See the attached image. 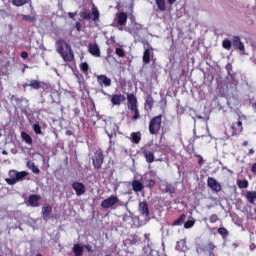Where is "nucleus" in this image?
Returning a JSON list of instances; mask_svg holds the SVG:
<instances>
[{
  "label": "nucleus",
  "mask_w": 256,
  "mask_h": 256,
  "mask_svg": "<svg viewBox=\"0 0 256 256\" xmlns=\"http://www.w3.org/2000/svg\"><path fill=\"white\" fill-rule=\"evenodd\" d=\"M55 48L57 53L62 57L63 61L71 63L73 59H75V55L73 54V50L71 49V45L67 43V41L63 39H59L55 42Z\"/></svg>",
  "instance_id": "1"
},
{
  "label": "nucleus",
  "mask_w": 256,
  "mask_h": 256,
  "mask_svg": "<svg viewBox=\"0 0 256 256\" xmlns=\"http://www.w3.org/2000/svg\"><path fill=\"white\" fill-rule=\"evenodd\" d=\"M243 133V120H241V116H238L237 121L230 124L225 131L227 137H236L237 135H241Z\"/></svg>",
  "instance_id": "2"
},
{
  "label": "nucleus",
  "mask_w": 256,
  "mask_h": 256,
  "mask_svg": "<svg viewBox=\"0 0 256 256\" xmlns=\"http://www.w3.org/2000/svg\"><path fill=\"white\" fill-rule=\"evenodd\" d=\"M9 178H5V181L8 185H17L19 181H25V178L29 173L27 171L18 172L17 170H9Z\"/></svg>",
  "instance_id": "3"
},
{
  "label": "nucleus",
  "mask_w": 256,
  "mask_h": 256,
  "mask_svg": "<svg viewBox=\"0 0 256 256\" xmlns=\"http://www.w3.org/2000/svg\"><path fill=\"white\" fill-rule=\"evenodd\" d=\"M163 123V115H158L150 119L149 122V133L150 135H157L161 131V125Z\"/></svg>",
  "instance_id": "4"
},
{
  "label": "nucleus",
  "mask_w": 256,
  "mask_h": 256,
  "mask_svg": "<svg viewBox=\"0 0 256 256\" xmlns=\"http://www.w3.org/2000/svg\"><path fill=\"white\" fill-rule=\"evenodd\" d=\"M103 163H105V154L103 153V149L98 148L92 157V165L96 171H99L103 167Z\"/></svg>",
  "instance_id": "5"
},
{
  "label": "nucleus",
  "mask_w": 256,
  "mask_h": 256,
  "mask_svg": "<svg viewBox=\"0 0 256 256\" xmlns=\"http://www.w3.org/2000/svg\"><path fill=\"white\" fill-rule=\"evenodd\" d=\"M152 147H153V144L147 143L141 149L142 155L146 159V163H154L155 162V150Z\"/></svg>",
  "instance_id": "6"
},
{
  "label": "nucleus",
  "mask_w": 256,
  "mask_h": 256,
  "mask_svg": "<svg viewBox=\"0 0 256 256\" xmlns=\"http://www.w3.org/2000/svg\"><path fill=\"white\" fill-rule=\"evenodd\" d=\"M118 203H120L119 197L112 195L101 202V207L102 209H115L114 206L118 205Z\"/></svg>",
  "instance_id": "7"
},
{
  "label": "nucleus",
  "mask_w": 256,
  "mask_h": 256,
  "mask_svg": "<svg viewBox=\"0 0 256 256\" xmlns=\"http://www.w3.org/2000/svg\"><path fill=\"white\" fill-rule=\"evenodd\" d=\"M207 185L209 189H211L212 191H215L216 193H219L222 189L221 184L217 182V180L213 177H208Z\"/></svg>",
  "instance_id": "8"
},
{
  "label": "nucleus",
  "mask_w": 256,
  "mask_h": 256,
  "mask_svg": "<svg viewBox=\"0 0 256 256\" xmlns=\"http://www.w3.org/2000/svg\"><path fill=\"white\" fill-rule=\"evenodd\" d=\"M72 189L75 190L77 197H81V195H85V191H86L85 184L81 182H73Z\"/></svg>",
  "instance_id": "9"
},
{
  "label": "nucleus",
  "mask_w": 256,
  "mask_h": 256,
  "mask_svg": "<svg viewBox=\"0 0 256 256\" xmlns=\"http://www.w3.org/2000/svg\"><path fill=\"white\" fill-rule=\"evenodd\" d=\"M97 83L101 87H111V78L107 77L105 74L98 75Z\"/></svg>",
  "instance_id": "10"
},
{
  "label": "nucleus",
  "mask_w": 256,
  "mask_h": 256,
  "mask_svg": "<svg viewBox=\"0 0 256 256\" xmlns=\"http://www.w3.org/2000/svg\"><path fill=\"white\" fill-rule=\"evenodd\" d=\"M153 51H154L153 46L148 44V47L145 48L143 57H142V61L146 65H149V63H151V53H153Z\"/></svg>",
  "instance_id": "11"
},
{
  "label": "nucleus",
  "mask_w": 256,
  "mask_h": 256,
  "mask_svg": "<svg viewBox=\"0 0 256 256\" xmlns=\"http://www.w3.org/2000/svg\"><path fill=\"white\" fill-rule=\"evenodd\" d=\"M40 201H41V195L39 194H31L28 197V205H30V207H39Z\"/></svg>",
  "instance_id": "12"
},
{
  "label": "nucleus",
  "mask_w": 256,
  "mask_h": 256,
  "mask_svg": "<svg viewBox=\"0 0 256 256\" xmlns=\"http://www.w3.org/2000/svg\"><path fill=\"white\" fill-rule=\"evenodd\" d=\"M127 19L128 16L125 12H119L118 14H116L117 25H119L120 27L127 25Z\"/></svg>",
  "instance_id": "13"
},
{
  "label": "nucleus",
  "mask_w": 256,
  "mask_h": 256,
  "mask_svg": "<svg viewBox=\"0 0 256 256\" xmlns=\"http://www.w3.org/2000/svg\"><path fill=\"white\" fill-rule=\"evenodd\" d=\"M88 51L90 55L93 57H101V49H99V45L90 43L88 45Z\"/></svg>",
  "instance_id": "14"
},
{
  "label": "nucleus",
  "mask_w": 256,
  "mask_h": 256,
  "mask_svg": "<svg viewBox=\"0 0 256 256\" xmlns=\"http://www.w3.org/2000/svg\"><path fill=\"white\" fill-rule=\"evenodd\" d=\"M232 41L234 49H238V51H245V44L241 42V38L239 36H234Z\"/></svg>",
  "instance_id": "15"
},
{
  "label": "nucleus",
  "mask_w": 256,
  "mask_h": 256,
  "mask_svg": "<svg viewBox=\"0 0 256 256\" xmlns=\"http://www.w3.org/2000/svg\"><path fill=\"white\" fill-rule=\"evenodd\" d=\"M127 101H128V109H135L137 106V97L135 94H128L127 95Z\"/></svg>",
  "instance_id": "16"
},
{
  "label": "nucleus",
  "mask_w": 256,
  "mask_h": 256,
  "mask_svg": "<svg viewBox=\"0 0 256 256\" xmlns=\"http://www.w3.org/2000/svg\"><path fill=\"white\" fill-rule=\"evenodd\" d=\"M131 185L132 191H134V193H141V191L145 189V185H143V183L140 182L139 180H133Z\"/></svg>",
  "instance_id": "17"
},
{
  "label": "nucleus",
  "mask_w": 256,
  "mask_h": 256,
  "mask_svg": "<svg viewBox=\"0 0 256 256\" xmlns=\"http://www.w3.org/2000/svg\"><path fill=\"white\" fill-rule=\"evenodd\" d=\"M139 211L141 213V215H143L144 217H149V204H147V202H140L139 203Z\"/></svg>",
  "instance_id": "18"
},
{
  "label": "nucleus",
  "mask_w": 256,
  "mask_h": 256,
  "mask_svg": "<svg viewBox=\"0 0 256 256\" xmlns=\"http://www.w3.org/2000/svg\"><path fill=\"white\" fill-rule=\"evenodd\" d=\"M23 87H31V89H41L43 87V82L39 80H31L29 84H23Z\"/></svg>",
  "instance_id": "19"
},
{
  "label": "nucleus",
  "mask_w": 256,
  "mask_h": 256,
  "mask_svg": "<svg viewBox=\"0 0 256 256\" xmlns=\"http://www.w3.org/2000/svg\"><path fill=\"white\" fill-rule=\"evenodd\" d=\"M125 101V95L122 94H114L111 98L112 105H119Z\"/></svg>",
  "instance_id": "20"
},
{
  "label": "nucleus",
  "mask_w": 256,
  "mask_h": 256,
  "mask_svg": "<svg viewBox=\"0 0 256 256\" xmlns=\"http://www.w3.org/2000/svg\"><path fill=\"white\" fill-rule=\"evenodd\" d=\"M53 212V207L51 205L47 204L42 207V215L43 219L49 218L51 216V213Z\"/></svg>",
  "instance_id": "21"
},
{
  "label": "nucleus",
  "mask_w": 256,
  "mask_h": 256,
  "mask_svg": "<svg viewBox=\"0 0 256 256\" xmlns=\"http://www.w3.org/2000/svg\"><path fill=\"white\" fill-rule=\"evenodd\" d=\"M245 198L248 203H251L253 205L256 201V191H247L245 194Z\"/></svg>",
  "instance_id": "22"
},
{
  "label": "nucleus",
  "mask_w": 256,
  "mask_h": 256,
  "mask_svg": "<svg viewBox=\"0 0 256 256\" xmlns=\"http://www.w3.org/2000/svg\"><path fill=\"white\" fill-rule=\"evenodd\" d=\"M187 219V215L181 214L178 219L174 220L172 223V227H181L183 223H185V220Z\"/></svg>",
  "instance_id": "23"
},
{
  "label": "nucleus",
  "mask_w": 256,
  "mask_h": 256,
  "mask_svg": "<svg viewBox=\"0 0 256 256\" xmlns=\"http://www.w3.org/2000/svg\"><path fill=\"white\" fill-rule=\"evenodd\" d=\"M83 246L81 244H74L72 248V252L74 253V256H83Z\"/></svg>",
  "instance_id": "24"
},
{
  "label": "nucleus",
  "mask_w": 256,
  "mask_h": 256,
  "mask_svg": "<svg viewBox=\"0 0 256 256\" xmlns=\"http://www.w3.org/2000/svg\"><path fill=\"white\" fill-rule=\"evenodd\" d=\"M131 141L135 145H139V143H141V132H132L131 133Z\"/></svg>",
  "instance_id": "25"
},
{
  "label": "nucleus",
  "mask_w": 256,
  "mask_h": 256,
  "mask_svg": "<svg viewBox=\"0 0 256 256\" xmlns=\"http://www.w3.org/2000/svg\"><path fill=\"white\" fill-rule=\"evenodd\" d=\"M165 193H169V195L171 197H173V195H175V193H177V188L175 187V185L168 183L165 186Z\"/></svg>",
  "instance_id": "26"
},
{
  "label": "nucleus",
  "mask_w": 256,
  "mask_h": 256,
  "mask_svg": "<svg viewBox=\"0 0 256 256\" xmlns=\"http://www.w3.org/2000/svg\"><path fill=\"white\" fill-rule=\"evenodd\" d=\"M80 17H81V19H83L84 21H89V20H91V10H89V9H83V10L80 12Z\"/></svg>",
  "instance_id": "27"
},
{
  "label": "nucleus",
  "mask_w": 256,
  "mask_h": 256,
  "mask_svg": "<svg viewBox=\"0 0 256 256\" xmlns=\"http://www.w3.org/2000/svg\"><path fill=\"white\" fill-rule=\"evenodd\" d=\"M155 104V100L153 99V96L151 94L147 95L145 100V106L149 108L151 111L153 109V105Z\"/></svg>",
  "instance_id": "28"
},
{
  "label": "nucleus",
  "mask_w": 256,
  "mask_h": 256,
  "mask_svg": "<svg viewBox=\"0 0 256 256\" xmlns=\"http://www.w3.org/2000/svg\"><path fill=\"white\" fill-rule=\"evenodd\" d=\"M126 241L128 242V245L130 246H134V245H137V243L139 242V236L137 235H130Z\"/></svg>",
  "instance_id": "29"
},
{
  "label": "nucleus",
  "mask_w": 256,
  "mask_h": 256,
  "mask_svg": "<svg viewBox=\"0 0 256 256\" xmlns=\"http://www.w3.org/2000/svg\"><path fill=\"white\" fill-rule=\"evenodd\" d=\"M21 137L27 145H33V138L27 132H21Z\"/></svg>",
  "instance_id": "30"
},
{
  "label": "nucleus",
  "mask_w": 256,
  "mask_h": 256,
  "mask_svg": "<svg viewBox=\"0 0 256 256\" xmlns=\"http://www.w3.org/2000/svg\"><path fill=\"white\" fill-rule=\"evenodd\" d=\"M237 186L239 189H247V187H249V181L244 179V180H237L236 182Z\"/></svg>",
  "instance_id": "31"
},
{
  "label": "nucleus",
  "mask_w": 256,
  "mask_h": 256,
  "mask_svg": "<svg viewBox=\"0 0 256 256\" xmlns=\"http://www.w3.org/2000/svg\"><path fill=\"white\" fill-rule=\"evenodd\" d=\"M155 3L159 11H167V5L165 4V0H155Z\"/></svg>",
  "instance_id": "32"
},
{
  "label": "nucleus",
  "mask_w": 256,
  "mask_h": 256,
  "mask_svg": "<svg viewBox=\"0 0 256 256\" xmlns=\"http://www.w3.org/2000/svg\"><path fill=\"white\" fill-rule=\"evenodd\" d=\"M10 101L15 103L18 107H21V104L23 103V98L18 97L17 95H12L10 97Z\"/></svg>",
  "instance_id": "33"
},
{
  "label": "nucleus",
  "mask_w": 256,
  "mask_h": 256,
  "mask_svg": "<svg viewBox=\"0 0 256 256\" xmlns=\"http://www.w3.org/2000/svg\"><path fill=\"white\" fill-rule=\"evenodd\" d=\"M218 233L221 235L222 239H227V237H229V230L225 227L218 228Z\"/></svg>",
  "instance_id": "34"
},
{
  "label": "nucleus",
  "mask_w": 256,
  "mask_h": 256,
  "mask_svg": "<svg viewBox=\"0 0 256 256\" xmlns=\"http://www.w3.org/2000/svg\"><path fill=\"white\" fill-rule=\"evenodd\" d=\"M92 15H93L92 21H95V22L99 21V17H100L99 9H97L95 5H93L92 7Z\"/></svg>",
  "instance_id": "35"
},
{
  "label": "nucleus",
  "mask_w": 256,
  "mask_h": 256,
  "mask_svg": "<svg viewBox=\"0 0 256 256\" xmlns=\"http://www.w3.org/2000/svg\"><path fill=\"white\" fill-rule=\"evenodd\" d=\"M27 167H29V169H31L33 173H36V174L41 173V170H39V167H37L33 162H27Z\"/></svg>",
  "instance_id": "36"
},
{
  "label": "nucleus",
  "mask_w": 256,
  "mask_h": 256,
  "mask_svg": "<svg viewBox=\"0 0 256 256\" xmlns=\"http://www.w3.org/2000/svg\"><path fill=\"white\" fill-rule=\"evenodd\" d=\"M233 43L229 39H224L222 42L223 49H226L227 51H231Z\"/></svg>",
  "instance_id": "37"
},
{
  "label": "nucleus",
  "mask_w": 256,
  "mask_h": 256,
  "mask_svg": "<svg viewBox=\"0 0 256 256\" xmlns=\"http://www.w3.org/2000/svg\"><path fill=\"white\" fill-rule=\"evenodd\" d=\"M155 185H157V182H155V180H153V179L145 180V187H147V189H154Z\"/></svg>",
  "instance_id": "38"
},
{
  "label": "nucleus",
  "mask_w": 256,
  "mask_h": 256,
  "mask_svg": "<svg viewBox=\"0 0 256 256\" xmlns=\"http://www.w3.org/2000/svg\"><path fill=\"white\" fill-rule=\"evenodd\" d=\"M28 0H12V4L15 5V7H23V5H27Z\"/></svg>",
  "instance_id": "39"
},
{
  "label": "nucleus",
  "mask_w": 256,
  "mask_h": 256,
  "mask_svg": "<svg viewBox=\"0 0 256 256\" xmlns=\"http://www.w3.org/2000/svg\"><path fill=\"white\" fill-rule=\"evenodd\" d=\"M206 249L209 251L210 256H215V253H213V251H215V244H213V242H209L206 246Z\"/></svg>",
  "instance_id": "40"
},
{
  "label": "nucleus",
  "mask_w": 256,
  "mask_h": 256,
  "mask_svg": "<svg viewBox=\"0 0 256 256\" xmlns=\"http://www.w3.org/2000/svg\"><path fill=\"white\" fill-rule=\"evenodd\" d=\"M130 111H132L134 113L132 119L134 121H137V119H139L141 117V115L139 114V107L137 106L136 108L130 109Z\"/></svg>",
  "instance_id": "41"
},
{
  "label": "nucleus",
  "mask_w": 256,
  "mask_h": 256,
  "mask_svg": "<svg viewBox=\"0 0 256 256\" xmlns=\"http://www.w3.org/2000/svg\"><path fill=\"white\" fill-rule=\"evenodd\" d=\"M195 226V220H187L184 222V229H191Z\"/></svg>",
  "instance_id": "42"
},
{
  "label": "nucleus",
  "mask_w": 256,
  "mask_h": 256,
  "mask_svg": "<svg viewBox=\"0 0 256 256\" xmlns=\"http://www.w3.org/2000/svg\"><path fill=\"white\" fill-rule=\"evenodd\" d=\"M80 70L82 73H88L89 71V64L87 62H83L80 64Z\"/></svg>",
  "instance_id": "43"
},
{
  "label": "nucleus",
  "mask_w": 256,
  "mask_h": 256,
  "mask_svg": "<svg viewBox=\"0 0 256 256\" xmlns=\"http://www.w3.org/2000/svg\"><path fill=\"white\" fill-rule=\"evenodd\" d=\"M33 131L36 133V135H42L43 131L41 130V126L39 124L33 125Z\"/></svg>",
  "instance_id": "44"
},
{
  "label": "nucleus",
  "mask_w": 256,
  "mask_h": 256,
  "mask_svg": "<svg viewBox=\"0 0 256 256\" xmlns=\"http://www.w3.org/2000/svg\"><path fill=\"white\" fill-rule=\"evenodd\" d=\"M115 53L118 57H125V50L122 48H116Z\"/></svg>",
  "instance_id": "45"
},
{
  "label": "nucleus",
  "mask_w": 256,
  "mask_h": 256,
  "mask_svg": "<svg viewBox=\"0 0 256 256\" xmlns=\"http://www.w3.org/2000/svg\"><path fill=\"white\" fill-rule=\"evenodd\" d=\"M219 221V216L217 214H212L209 217V222L210 223H217Z\"/></svg>",
  "instance_id": "46"
},
{
  "label": "nucleus",
  "mask_w": 256,
  "mask_h": 256,
  "mask_svg": "<svg viewBox=\"0 0 256 256\" xmlns=\"http://www.w3.org/2000/svg\"><path fill=\"white\" fill-rule=\"evenodd\" d=\"M194 157H197V158L199 159V160H198V165H200V167H201V165H203V163H205V160H203V156H201V155L195 153V154H194Z\"/></svg>",
  "instance_id": "47"
},
{
  "label": "nucleus",
  "mask_w": 256,
  "mask_h": 256,
  "mask_svg": "<svg viewBox=\"0 0 256 256\" xmlns=\"http://www.w3.org/2000/svg\"><path fill=\"white\" fill-rule=\"evenodd\" d=\"M24 21H29L30 23L33 22L35 19L31 15H24L23 16Z\"/></svg>",
  "instance_id": "48"
},
{
  "label": "nucleus",
  "mask_w": 256,
  "mask_h": 256,
  "mask_svg": "<svg viewBox=\"0 0 256 256\" xmlns=\"http://www.w3.org/2000/svg\"><path fill=\"white\" fill-rule=\"evenodd\" d=\"M84 248L86 249V251H88V253H93V246L87 244L84 245Z\"/></svg>",
  "instance_id": "49"
},
{
  "label": "nucleus",
  "mask_w": 256,
  "mask_h": 256,
  "mask_svg": "<svg viewBox=\"0 0 256 256\" xmlns=\"http://www.w3.org/2000/svg\"><path fill=\"white\" fill-rule=\"evenodd\" d=\"M20 57L22 59H27L29 57V53H27V51H22Z\"/></svg>",
  "instance_id": "50"
},
{
  "label": "nucleus",
  "mask_w": 256,
  "mask_h": 256,
  "mask_svg": "<svg viewBox=\"0 0 256 256\" xmlns=\"http://www.w3.org/2000/svg\"><path fill=\"white\" fill-rule=\"evenodd\" d=\"M177 245H182V247H186L187 242L182 239V240H180V241L177 242Z\"/></svg>",
  "instance_id": "51"
},
{
  "label": "nucleus",
  "mask_w": 256,
  "mask_h": 256,
  "mask_svg": "<svg viewBox=\"0 0 256 256\" xmlns=\"http://www.w3.org/2000/svg\"><path fill=\"white\" fill-rule=\"evenodd\" d=\"M231 84H232L233 86H235V88H237V85H239V82H237V80H235L234 78H232Z\"/></svg>",
  "instance_id": "52"
},
{
  "label": "nucleus",
  "mask_w": 256,
  "mask_h": 256,
  "mask_svg": "<svg viewBox=\"0 0 256 256\" xmlns=\"http://www.w3.org/2000/svg\"><path fill=\"white\" fill-rule=\"evenodd\" d=\"M251 171L252 173L256 174V162L252 164Z\"/></svg>",
  "instance_id": "53"
},
{
  "label": "nucleus",
  "mask_w": 256,
  "mask_h": 256,
  "mask_svg": "<svg viewBox=\"0 0 256 256\" xmlns=\"http://www.w3.org/2000/svg\"><path fill=\"white\" fill-rule=\"evenodd\" d=\"M68 15H69L70 19H75V15H76L75 13L69 12Z\"/></svg>",
  "instance_id": "54"
},
{
  "label": "nucleus",
  "mask_w": 256,
  "mask_h": 256,
  "mask_svg": "<svg viewBox=\"0 0 256 256\" xmlns=\"http://www.w3.org/2000/svg\"><path fill=\"white\" fill-rule=\"evenodd\" d=\"M248 155H255V149L251 148L248 152Z\"/></svg>",
  "instance_id": "55"
},
{
  "label": "nucleus",
  "mask_w": 256,
  "mask_h": 256,
  "mask_svg": "<svg viewBox=\"0 0 256 256\" xmlns=\"http://www.w3.org/2000/svg\"><path fill=\"white\" fill-rule=\"evenodd\" d=\"M76 29L77 31H81V23H76Z\"/></svg>",
  "instance_id": "56"
},
{
  "label": "nucleus",
  "mask_w": 256,
  "mask_h": 256,
  "mask_svg": "<svg viewBox=\"0 0 256 256\" xmlns=\"http://www.w3.org/2000/svg\"><path fill=\"white\" fill-rule=\"evenodd\" d=\"M247 145H249V141L245 140V141L242 143V147H247Z\"/></svg>",
  "instance_id": "57"
},
{
  "label": "nucleus",
  "mask_w": 256,
  "mask_h": 256,
  "mask_svg": "<svg viewBox=\"0 0 256 256\" xmlns=\"http://www.w3.org/2000/svg\"><path fill=\"white\" fill-rule=\"evenodd\" d=\"M66 135H68V136L73 135V131H71V130H67V131H66Z\"/></svg>",
  "instance_id": "58"
},
{
  "label": "nucleus",
  "mask_w": 256,
  "mask_h": 256,
  "mask_svg": "<svg viewBox=\"0 0 256 256\" xmlns=\"http://www.w3.org/2000/svg\"><path fill=\"white\" fill-rule=\"evenodd\" d=\"M167 2L169 3V5H173V3H175V0H167Z\"/></svg>",
  "instance_id": "59"
},
{
  "label": "nucleus",
  "mask_w": 256,
  "mask_h": 256,
  "mask_svg": "<svg viewBox=\"0 0 256 256\" xmlns=\"http://www.w3.org/2000/svg\"><path fill=\"white\" fill-rule=\"evenodd\" d=\"M219 109H224L223 104H220Z\"/></svg>",
  "instance_id": "60"
},
{
  "label": "nucleus",
  "mask_w": 256,
  "mask_h": 256,
  "mask_svg": "<svg viewBox=\"0 0 256 256\" xmlns=\"http://www.w3.org/2000/svg\"><path fill=\"white\" fill-rule=\"evenodd\" d=\"M2 154H3V155H7V151H5V150L2 151Z\"/></svg>",
  "instance_id": "61"
},
{
  "label": "nucleus",
  "mask_w": 256,
  "mask_h": 256,
  "mask_svg": "<svg viewBox=\"0 0 256 256\" xmlns=\"http://www.w3.org/2000/svg\"><path fill=\"white\" fill-rule=\"evenodd\" d=\"M176 249H178V250H179V249H181V247H180L179 245H177V246H176Z\"/></svg>",
  "instance_id": "62"
},
{
  "label": "nucleus",
  "mask_w": 256,
  "mask_h": 256,
  "mask_svg": "<svg viewBox=\"0 0 256 256\" xmlns=\"http://www.w3.org/2000/svg\"><path fill=\"white\" fill-rule=\"evenodd\" d=\"M36 256H43V254L38 253V254H36Z\"/></svg>",
  "instance_id": "63"
},
{
  "label": "nucleus",
  "mask_w": 256,
  "mask_h": 256,
  "mask_svg": "<svg viewBox=\"0 0 256 256\" xmlns=\"http://www.w3.org/2000/svg\"><path fill=\"white\" fill-rule=\"evenodd\" d=\"M182 75H185V70H182Z\"/></svg>",
  "instance_id": "64"
}]
</instances>
